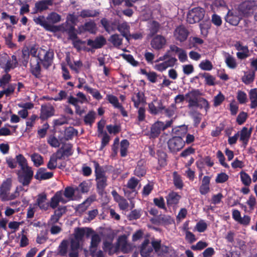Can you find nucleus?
I'll return each mask as SVG.
<instances>
[{
    "mask_svg": "<svg viewBox=\"0 0 257 257\" xmlns=\"http://www.w3.org/2000/svg\"><path fill=\"white\" fill-rule=\"evenodd\" d=\"M12 186L11 179H7L4 181L0 187V199L2 201H9L15 199L19 196V190L21 187H17L15 191L10 193Z\"/></svg>",
    "mask_w": 257,
    "mask_h": 257,
    "instance_id": "f257e3e1",
    "label": "nucleus"
},
{
    "mask_svg": "<svg viewBox=\"0 0 257 257\" xmlns=\"http://www.w3.org/2000/svg\"><path fill=\"white\" fill-rule=\"evenodd\" d=\"M94 164L97 192L100 195H102L104 189L107 185V177L105 176V172L101 169L97 162H94Z\"/></svg>",
    "mask_w": 257,
    "mask_h": 257,
    "instance_id": "f03ea898",
    "label": "nucleus"
},
{
    "mask_svg": "<svg viewBox=\"0 0 257 257\" xmlns=\"http://www.w3.org/2000/svg\"><path fill=\"white\" fill-rule=\"evenodd\" d=\"M163 61V62L156 64L154 68L157 71L163 72L169 67H173L176 63L177 60L175 57L170 56L169 51H167L164 55L160 57L155 62Z\"/></svg>",
    "mask_w": 257,
    "mask_h": 257,
    "instance_id": "7ed1b4c3",
    "label": "nucleus"
},
{
    "mask_svg": "<svg viewBox=\"0 0 257 257\" xmlns=\"http://www.w3.org/2000/svg\"><path fill=\"white\" fill-rule=\"evenodd\" d=\"M54 58V52L52 50L40 49L38 53V58L41 64L45 68H48L52 63Z\"/></svg>",
    "mask_w": 257,
    "mask_h": 257,
    "instance_id": "20e7f679",
    "label": "nucleus"
},
{
    "mask_svg": "<svg viewBox=\"0 0 257 257\" xmlns=\"http://www.w3.org/2000/svg\"><path fill=\"white\" fill-rule=\"evenodd\" d=\"M173 122L172 120L166 121L165 122L161 121H157L152 126L151 129V137L156 138L159 136L162 131L171 126Z\"/></svg>",
    "mask_w": 257,
    "mask_h": 257,
    "instance_id": "39448f33",
    "label": "nucleus"
},
{
    "mask_svg": "<svg viewBox=\"0 0 257 257\" xmlns=\"http://www.w3.org/2000/svg\"><path fill=\"white\" fill-rule=\"evenodd\" d=\"M204 10L200 7L195 8L190 10L187 17V21L190 24L199 22L204 16Z\"/></svg>",
    "mask_w": 257,
    "mask_h": 257,
    "instance_id": "423d86ee",
    "label": "nucleus"
},
{
    "mask_svg": "<svg viewBox=\"0 0 257 257\" xmlns=\"http://www.w3.org/2000/svg\"><path fill=\"white\" fill-rule=\"evenodd\" d=\"M34 175L32 168L25 170H20L18 172L19 181L23 186H28L30 183Z\"/></svg>",
    "mask_w": 257,
    "mask_h": 257,
    "instance_id": "0eeeda50",
    "label": "nucleus"
},
{
    "mask_svg": "<svg viewBox=\"0 0 257 257\" xmlns=\"http://www.w3.org/2000/svg\"><path fill=\"white\" fill-rule=\"evenodd\" d=\"M201 94L200 91L197 89H194L187 92L185 94V98L186 101L188 102V107L189 108L195 107Z\"/></svg>",
    "mask_w": 257,
    "mask_h": 257,
    "instance_id": "6e6552de",
    "label": "nucleus"
},
{
    "mask_svg": "<svg viewBox=\"0 0 257 257\" xmlns=\"http://www.w3.org/2000/svg\"><path fill=\"white\" fill-rule=\"evenodd\" d=\"M185 142L181 137H175L170 139L168 142L169 150L172 152H177L182 149Z\"/></svg>",
    "mask_w": 257,
    "mask_h": 257,
    "instance_id": "1a4fd4ad",
    "label": "nucleus"
},
{
    "mask_svg": "<svg viewBox=\"0 0 257 257\" xmlns=\"http://www.w3.org/2000/svg\"><path fill=\"white\" fill-rule=\"evenodd\" d=\"M242 16L237 9L228 11L226 17L225 21L232 25L236 26L238 24Z\"/></svg>",
    "mask_w": 257,
    "mask_h": 257,
    "instance_id": "9d476101",
    "label": "nucleus"
},
{
    "mask_svg": "<svg viewBox=\"0 0 257 257\" xmlns=\"http://www.w3.org/2000/svg\"><path fill=\"white\" fill-rule=\"evenodd\" d=\"M117 250L120 249L123 253H127L131 250L132 247L127 240V236L125 235L120 236L116 244Z\"/></svg>",
    "mask_w": 257,
    "mask_h": 257,
    "instance_id": "9b49d317",
    "label": "nucleus"
},
{
    "mask_svg": "<svg viewBox=\"0 0 257 257\" xmlns=\"http://www.w3.org/2000/svg\"><path fill=\"white\" fill-rule=\"evenodd\" d=\"M149 111L152 114H157L163 111V109L165 108L161 100L154 99L153 100L148 104Z\"/></svg>",
    "mask_w": 257,
    "mask_h": 257,
    "instance_id": "f8f14e48",
    "label": "nucleus"
},
{
    "mask_svg": "<svg viewBox=\"0 0 257 257\" xmlns=\"http://www.w3.org/2000/svg\"><path fill=\"white\" fill-rule=\"evenodd\" d=\"M166 44L165 38L160 35L155 36L151 41L152 48L156 50H159L163 49Z\"/></svg>",
    "mask_w": 257,
    "mask_h": 257,
    "instance_id": "ddd939ff",
    "label": "nucleus"
},
{
    "mask_svg": "<svg viewBox=\"0 0 257 257\" xmlns=\"http://www.w3.org/2000/svg\"><path fill=\"white\" fill-rule=\"evenodd\" d=\"M55 109L50 104L42 105L41 107L40 118L42 120H46L54 115Z\"/></svg>",
    "mask_w": 257,
    "mask_h": 257,
    "instance_id": "4468645a",
    "label": "nucleus"
},
{
    "mask_svg": "<svg viewBox=\"0 0 257 257\" xmlns=\"http://www.w3.org/2000/svg\"><path fill=\"white\" fill-rule=\"evenodd\" d=\"M188 34V31L182 25L177 27L174 32V36L175 39L181 42L186 40Z\"/></svg>",
    "mask_w": 257,
    "mask_h": 257,
    "instance_id": "2eb2a0df",
    "label": "nucleus"
},
{
    "mask_svg": "<svg viewBox=\"0 0 257 257\" xmlns=\"http://www.w3.org/2000/svg\"><path fill=\"white\" fill-rule=\"evenodd\" d=\"M254 4L253 2L245 1L237 9L242 16H246L252 13Z\"/></svg>",
    "mask_w": 257,
    "mask_h": 257,
    "instance_id": "dca6fc26",
    "label": "nucleus"
},
{
    "mask_svg": "<svg viewBox=\"0 0 257 257\" xmlns=\"http://www.w3.org/2000/svg\"><path fill=\"white\" fill-rule=\"evenodd\" d=\"M234 47L238 51L236 56L239 59H244L249 56V50L246 46H243L240 42H236Z\"/></svg>",
    "mask_w": 257,
    "mask_h": 257,
    "instance_id": "f3484780",
    "label": "nucleus"
},
{
    "mask_svg": "<svg viewBox=\"0 0 257 257\" xmlns=\"http://www.w3.org/2000/svg\"><path fill=\"white\" fill-rule=\"evenodd\" d=\"M97 30L96 24L93 21H89L86 22L84 24L80 26L78 28V33L81 34L85 32H89L91 34H95Z\"/></svg>",
    "mask_w": 257,
    "mask_h": 257,
    "instance_id": "a211bd4d",
    "label": "nucleus"
},
{
    "mask_svg": "<svg viewBox=\"0 0 257 257\" xmlns=\"http://www.w3.org/2000/svg\"><path fill=\"white\" fill-rule=\"evenodd\" d=\"M60 202L62 203L67 202V200L63 197V191H58L55 194L51 199L49 205L51 208L55 209L58 206Z\"/></svg>",
    "mask_w": 257,
    "mask_h": 257,
    "instance_id": "6ab92c4d",
    "label": "nucleus"
},
{
    "mask_svg": "<svg viewBox=\"0 0 257 257\" xmlns=\"http://www.w3.org/2000/svg\"><path fill=\"white\" fill-rule=\"evenodd\" d=\"M166 198L168 206L175 208L181 199V196L173 191L169 193Z\"/></svg>",
    "mask_w": 257,
    "mask_h": 257,
    "instance_id": "aec40b11",
    "label": "nucleus"
},
{
    "mask_svg": "<svg viewBox=\"0 0 257 257\" xmlns=\"http://www.w3.org/2000/svg\"><path fill=\"white\" fill-rule=\"evenodd\" d=\"M37 207L44 211H46L49 208V203L47 199V195L45 193L40 194L38 195L36 203Z\"/></svg>",
    "mask_w": 257,
    "mask_h": 257,
    "instance_id": "412c9836",
    "label": "nucleus"
},
{
    "mask_svg": "<svg viewBox=\"0 0 257 257\" xmlns=\"http://www.w3.org/2000/svg\"><path fill=\"white\" fill-rule=\"evenodd\" d=\"M113 237L111 235L108 236L103 242V249L109 254L114 253L117 251V247L112 244Z\"/></svg>",
    "mask_w": 257,
    "mask_h": 257,
    "instance_id": "4be33fe9",
    "label": "nucleus"
},
{
    "mask_svg": "<svg viewBox=\"0 0 257 257\" xmlns=\"http://www.w3.org/2000/svg\"><path fill=\"white\" fill-rule=\"evenodd\" d=\"M130 27L126 22L119 24L117 26V30L127 41H129L130 39L131 34L130 33Z\"/></svg>",
    "mask_w": 257,
    "mask_h": 257,
    "instance_id": "5701e85b",
    "label": "nucleus"
},
{
    "mask_svg": "<svg viewBox=\"0 0 257 257\" xmlns=\"http://www.w3.org/2000/svg\"><path fill=\"white\" fill-rule=\"evenodd\" d=\"M33 21L36 24L41 26L47 30L51 31H53V27H52L48 23L47 20L45 19L44 16H40L38 17H34L33 19Z\"/></svg>",
    "mask_w": 257,
    "mask_h": 257,
    "instance_id": "b1692460",
    "label": "nucleus"
},
{
    "mask_svg": "<svg viewBox=\"0 0 257 257\" xmlns=\"http://www.w3.org/2000/svg\"><path fill=\"white\" fill-rule=\"evenodd\" d=\"M152 242L150 243L148 239H146L142 244L141 249V254L144 257H148L153 250Z\"/></svg>",
    "mask_w": 257,
    "mask_h": 257,
    "instance_id": "393cba45",
    "label": "nucleus"
},
{
    "mask_svg": "<svg viewBox=\"0 0 257 257\" xmlns=\"http://www.w3.org/2000/svg\"><path fill=\"white\" fill-rule=\"evenodd\" d=\"M152 245L155 251L159 255H163L168 252L169 248L166 245H161V241L160 240H153L152 241Z\"/></svg>",
    "mask_w": 257,
    "mask_h": 257,
    "instance_id": "a878e982",
    "label": "nucleus"
},
{
    "mask_svg": "<svg viewBox=\"0 0 257 257\" xmlns=\"http://www.w3.org/2000/svg\"><path fill=\"white\" fill-rule=\"evenodd\" d=\"M132 100L134 102L135 107L137 108H138L141 104L146 102L144 94L141 92L135 93L132 96Z\"/></svg>",
    "mask_w": 257,
    "mask_h": 257,
    "instance_id": "bb28decb",
    "label": "nucleus"
},
{
    "mask_svg": "<svg viewBox=\"0 0 257 257\" xmlns=\"http://www.w3.org/2000/svg\"><path fill=\"white\" fill-rule=\"evenodd\" d=\"M53 173L52 172H47L46 169L40 168L37 171L35 177L37 180H46L52 177Z\"/></svg>",
    "mask_w": 257,
    "mask_h": 257,
    "instance_id": "cd10ccee",
    "label": "nucleus"
},
{
    "mask_svg": "<svg viewBox=\"0 0 257 257\" xmlns=\"http://www.w3.org/2000/svg\"><path fill=\"white\" fill-rule=\"evenodd\" d=\"M101 241V237L98 234L95 233L91 236L90 251L93 253L96 251V248Z\"/></svg>",
    "mask_w": 257,
    "mask_h": 257,
    "instance_id": "c85d7f7f",
    "label": "nucleus"
},
{
    "mask_svg": "<svg viewBox=\"0 0 257 257\" xmlns=\"http://www.w3.org/2000/svg\"><path fill=\"white\" fill-rule=\"evenodd\" d=\"M52 5L51 0H43L37 2L35 5V8L37 11L42 12L48 9L49 6Z\"/></svg>",
    "mask_w": 257,
    "mask_h": 257,
    "instance_id": "c756f323",
    "label": "nucleus"
},
{
    "mask_svg": "<svg viewBox=\"0 0 257 257\" xmlns=\"http://www.w3.org/2000/svg\"><path fill=\"white\" fill-rule=\"evenodd\" d=\"M105 43V39L102 37L97 38L95 40H88L87 41V45L94 48H101Z\"/></svg>",
    "mask_w": 257,
    "mask_h": 257,
    "instance_id": "7c9ffc66",
    "label": "nucleus"
},
{
    "mask_svg": "<svg viewBox=\"0 0 257 257\" xmlns=\"http://www.w3.org/2000/svg\"><path fill=\"white\" fill-rule=\"evenodd\" d=\"M250 101V107L255 108L257 107V89L253 88L250 90L248 93Z\"/></svg>",
    "mask_w": 257,
    "mask_h": 257,
    "instance_id": "2f4dec72",
    "label": "nucleus"
},
{
    "mask_svg": "<svg viewBox=\"0 0 257 257\" xmlns=\"http://www.w3.org/2000/svg\"><path fill=\"white\" fill-rule=\"evenodd\" d=\"M79 16L82 18L95 17L99 15V12L94 10L83 9L79 13Z\"/></svg>",
    "mask_w": 257,
    "mask_h": 257,
    "instance_id": "473e14b6",
    "label": "nucleus"
},
{
    "mask_svg": "<svg viewBox=\"0 0 257 257\" xmlns=\"http://www.w3.org/2000/svg\"><path fill=\"white\" fill-rule=\"evenodd\" d=\"M251 135V131H248L247 128L244 127L240 133V140L246 146Z\"/></svg>",
    "mask_w": 257,
    "mask_h": 257,
    "instance_id": "72a5a7b5",
    "label": "nucleus"
},
{
    "mask_svg": "<svg viewBox=\"0 0 257 257\" xmlns=\"http://www.w3.org/2000/svg\"><path fill=\"white\" fill-rule=\"evenodd\" d=\"M255 74L254 72H245L244 75L242 77L241 80L242 82L246 84L251 83L254 80Z\"/></svg>",
    "mask_w": 257,
    "mask_h": 257,
    "instance_id": "f704fd0d",
    "label": "nucleus"
},
{
    "mask_svg": "<svg viewBox=\"0 0 257 257\" xmlns=\"http://www.w3.org/2000/svg\"><path fill=\"white\" fill-rule=\"evenodd\" d=\"M16 158L17 160V163L21 168L20 170H25L26 169L31 168L28 166L26 159L22 155L19 154L16 156Z\"/></svg>",
    "mask_w": 257,
    "mask_h": 257,
    "instance_id": "c9c22d12",
    "label": "nucleus"
},
{
    "mask_svg": "<svg viewBox=\"0 0 257 257\" xmlns=\"http://www.w3.org/2000/svg\"><path fill=\"white\" fill-rule=\"evenodd\" d=\"M84 89L90 93L93 97L95 99L99 100L102 98V96L101 95L99 91L96 89L90 88L85 85L84 86Z\"/></svg>",
    "mask_w": 257,
    "mask_h": 257,
    "instance_id": "e433bc0d",
    "label": "nucleus"
},
{
    "mask_svg": "<svg viewBox=\"0 0 257 257\" xmlns=\"http://www.w3.org/2000/svg\"><path fill=\"white\" fill-rule=\"evenodd\" d=\"M6 65L4 69L6 71H9L11 69H13L16 67L18 62L16 56L13 55L11 58H9L8 63Z\"/></svg>",
    "mask_w": 257,
    "mask_h": 257,
    "instance_id": "4c0bfd02",
    "label": "nucleus"
},
{
    "mask_svg": "<svg viewBox=\"0 0 257 257\" xmlns=\"http://www.w3.org/2000/svg\"><path fill=\"white\" fill-rule=\"evenodd\" d=\"M32 161L35 166L38 167L43 164V157L38 153H34L31 156Z\"/></svg>",
    "mask_w": 257,
    "mask_h": 257,
    "instance_id": "58836bf2",
    "label": "nucleus"
},
{
    "mask_svg": "<svg viewBox=\"0 0 257 257\" xmlns=\"http://www.w3.org/2000/svg\"><path fill=\"white\" fill-rule=\"evenodd\" d=\"M46 19L50 25L54 24L61 21V16L58 14L53 12L48 15Z\"/></svg>",
    "mask_w": 257,
    "mask_h": 257,
    "instance_id": "ea45409f",
    "label": "nucleus"
},
{
    "mask_svg": "<svg viewBox=\"0 0 257 257\" xmlns=\"http://www.w3.org/2000/svg\"><path fill=\"white\" fill-rule=\"evenodd\" d=\"M225 62L227 66L230 69H235L237 65L235 59L229 54L225 56Z\"/></svg>",
    "mask_w": 257,
    "mask_h": 257,
    "instance_id": "a19ab883",
    "label": "nucleus"
},
{
    "mask_svg": "<svg viewBox=\"0 0 257 257\" xmlns=\"http://www.w3.org/2000/svg\"><path fill=\"white\" fill-rule=\"evenodd\" d=\"M108 41L115 47H118L122 44V38L118 34H114L110 36Z\"/></svg>",
    "mask_w": 257,
    "mask_h": 257,
    "instance_id": "79ce46f5",
    "label": "nucleus"
},
{
    "mask_svg": "<svg viewBox=\"0 0 257 257\" xmlns=\"http://www.w3.org/2000/svg\"><path fill=\"white\" fill-rule=\"evenodd\" d=\"M96 113L94 111H90L84 116V121L85 124L91 125L94 122Z\"/></svg>",
    "mask_w": 257,
    "mask_h": 257,
    "instance_id": "37998d69",
    "label": "nucleus"
},
{
    "mask_svg": "<svg viewBox=\"0 0 257 257\" xmlns=\"http://www.w3.org/2000/svg\"><path fill=\"white\" fill-rule=\"evenodd\" d=\"M101 23L105 30L108 33H110L115 30V25L113 23H110L105 19L101 20Z\"/></svg>",
    "mask_w": 257,
    "mask_h": 257,
    "instance_id": "c03bdc74",
    "label": "nucleus"
},
{
    "mask_svg": "<svg viewBox=\"0 0 257 257\" xmlns=\"http://www.w3.org/2000/svg\"><path fill=\"white\" fill-rule=\"evenodd\" d=\"M77 190V189H74L71 187H67L65 189L64 191H63V197L64 196L65 198L68 200L72 199V197L75 192Z\"/></svg>",
    "mask_w": 257,
    "mask_h": 257,
    "instance_id": "a18cd8bd",
    "label": "nucleus"
},
{
    "mask_svg": "<svg viewBox=\"0 0 257 257\" xmlns=\"http://www.w3.org/2000/svg\"><path fill=\"white\" fill-rule=\"evenodd\" d=\"M195 107H199L201 109L204 108L206 112L208 111L210 107L208 101L202 97H199L197 104Z\"/></svg>",
    "mask_w": 257,
    "mask_h": 257,
    "instance_id": "49530a36",
    "label": "nucleus"
},
{
    "mask_svg": "<svg viewBox=\"0 0 257 257\" xmlns=\"http://www.w3.org/2000/svg\"><path fill=\"white\" fill-rule=\"evenodd\" d=\"M129 145V142L126 140H123L121 141L120 152L121 157H124L127 155V149Z\"/></svg>",
    "mask_w": 257,
    "mask_h": 257,
    "instance_id": "de8ad7c7",
    "label": "nucleus"
},
{
    "mask_svg": "<svg viewBox=\"0 0 257 257\" xmlns=\"http://www.w3.org/2000/svg\"><path fill=\"white\" fill-rule=\"evenodd\" d=\"M177 107L175 105V103L171 104L167 108H166L165 106V108L163 109V111L164 113L168 116L171 117L175 114V112L176 111Z\"/></svg>",
    "mask_w": 257,
    "mask_h": 257,
    "instance_id": "09e8293b",
    "label": "nucleus"
},
{
    "mask_svg": "<svg viewBox=\"0 0 257 257\" xmlns=\"http://www.w3.org/2000/svg\"><path fill=\"white\" fill-rule=\"evenodd\" d=\"M67 23L72 25L73 26L71 27V28L72 30L74 29V25H76V24L78 22V17L74 15V14H68L66 18V22Z\"/></svg>",
    "mask_w": 257,
    "mask_h": 257,
    "instance_id": "8fccbe9b",
    "label": "nucleus"
},
{
    "mask_svg": "<svg viewBox=\"0 0 257 257\" xmlns=\"http://www.w3.org/2000/svg\"><path fill=\"white\" fill-rule=\"evenodd\" d=\"M199 68L205 71H210L213 68L212 63L208 60L202 61L199 65Z\"/></svg>",
    "mask_w": 257,
    "mask_h": 257,
    "instance_id": "3c124183",
    "label": "nucleus"
},
{
    "mask_svg": "<svg viewBox=\"0 0 257 257\" xmlns=\"http://www.w3.org/2000/svg\"><path fill=\"white\" fill-rule=\"evenodd\" d=\"M106 99L115 108H117L118 107H120L121 104L115 96L111 94L107 95Z\"/></svg>",
    "mask_w": 257,
    "mask_h": 257,
    "instance_id": "603ef678",
    "label": "nucleus"
},
{
    "mask_svg": "<svg viewBox=\"0 0 257 257\" xmlns=\"http://www.w3.org/2000/svg\"><path fill=\"white\" fill-rule=\"evenodd\" d=\"M85 233V230L82 228H77L75 229L74 231V239L82 240L84 234Z\"/></svg>",
    "mask_w": 257,
    "mask_h": 257,
    "instance_id": "864d4df0",
    "label": "nucleus"
},
{
    "mask_svg": "<svg viewBox=\"0 0 257 257\" xmlns=\"http://www.w3.org/2000/svg\"><path fill=\"white\" fill-rule=\"evenodd\" d=\"M38 116L36 114L32 115L26 121V131H30L34 126Z\"/></svg>",
    "mask_w": 257,
    "mask_h": 257,
    "instance_id": "5fc2aeb1",
    "label": "nucleus"
},
{
    "mask_svg": "<svg viewBox=\"0 0 257 257\" xmlns=\"http://www.w3.org/2000/svg\"><path fill=\"white\" fill-rule=\"evenodd\" d=\"M92 202V200L90 199H86L82 203L79 205L77 208V211L79 212L82 213L84 212L88 206L90 205Z\"/></svg>",
    "mask_w": 257,
    "mask_h": 257,
    "instance_id": "6e6d98bb",
    "label": "nucleus"
},
{
    "mask_svg": "<svg viewBox=\"0 0 257 257\" xmlns=\"http://www.w3.org/2000/svg\"><path fill=\"white\" fill-rule=\"evenodd\" d=\"M210 23L209 21L202 22L200 24V29L201 34L206 36L208 33V30L210 28Z\"/></svg>",
    "mask_w": 257,
    "mask_h": 257,
    "instance_id": "4d7b16f0",
    "label": "nucleus"
},
{
    "mask_svg": "<svg viewBox=\"0 0 257 257\" xmlns=\"http://www.w3.org/2000/svg\"><path fill=\"white\" fill-rule=\"evenodd\" d=\"M68 245V241L64 240L62 241L59 246V252L61 255H65L67 252V247Z\"/></svg>",
    "mask_w": 257,
    "mask_h": 257,
    "instance_id": "13d9d810",
    "label": "nucleus"
},
{
    "mask_svg": "<svg viewBox=\"0 0 257 257\" xmlns=\"http://www.w3.org/2000/svg\"><path fill=\"white\" fill-rule=\"evenodd\" d=\"M67 63L71 69L75 71L76 73L79 72V68L82 66V63L80 61H74V64H72L69 62V60H67Z\"/></svg>",
    "mask_w": 257,
    "mask_h": 257,
    "instance_id": "bf43d9fd",
    "label": "nucleus"
},
{
    "mask_svg": "<svg viewBox=\"0 0 257 257\" xmlns=\"http://www.w3.org/2000/svg\"><path fill=\"white\" fill-rule=\"evenodd\" d=\"M173 176V181L175 186L179 189L182 188L183 187V182L180 176L178 175L176 172L174 173Z\"/></svg>",
    "mask_w": 257,
    "mask_h": 257,
    "instance_id": "052dcab7",
    "label": "nucleus"
},
{
    "mask_svg": "<svg viewBox=\"0 0 257 257\" xmlns=\"http://www.w3.org/2000/svg\"><path fill=\"white\" fill-rule=\"evenodd\" d=\"M225 97L222 93L219 92L216 95L213 99V105L214 106H218L220 105L221 103L224 100Z\"/></svg>",
    "mask_w": 257,
    "mask_h": 257,
    "instance_id": "680f3d73",
    "label": "nucleus"
},
{
    "mask_svg": "<svg viewBox=\"0 0 257 257\" xmlns=\"http://www.w3.org/2000/svg\"><path fill=\"white\" fill-rule=\"evenodd\" d=\"M31 72L36 77H38L40 74L41 68L39 62L33 64L31 63Z\"/></svg>",
    "mask_w": 257,
    "mask_h": 257,
    "instance_id": "e2e57ef3",
    "label": "nucleus"
},
{
    "mask_svg": "<svg viewBox=\"0 0 257 257\" xmlns=\"http://www.w3.org/2000/svg\"><path fill=\"white\" fill-rule=\"evenodd\" d=\"M240 179L242 183L246 186L249 185L251 183V178L250 176L246 173H240Z\"/></svg>",
    "mask_w": 257,
    "mask_h": 257,
    "instance_id": "0e129e2a",
    "label": "nucleus"
},
{
    "mask_svg": "<svg viewBox=\"0 0 257 257\" xmlns=\"http://www.w3.org/2000/svg\"><path fill=\"white\" fill-rule=\"evenodd\" d=\"M22 224V222L11 221L8 224V227L10 229H11V232L13 233L18 230L20 227V226Z\"/></svg>",
    "mask_w": 257,
    "mask_h": 257,
    "instance_id": "69168bd1",
    "label": "nucleus"
},
{
    "mask_svg": "<svg viewBox=\"0 0 257 257\" xmlns=\"http://www.w3.org/2000/svg\"><path fill=\"white\" fill-rule=\"evenodd\" d=\"M189 113L193 117L195 125H198L201 119L200 113L195 111H190Z\"/></svg>",
    "mask_w": 257,
    "mask_h": 257,
    "instance_id": "338daca9",
    "label": "nucleus"
},
{
    "mask_svg": "<svg viewBox=\"0 0 257 257\" xmlns=\"http://www.w3.org/2000/svg\"><path fill=\"white\" fill-rule=\"evenodd\" d=\"M207 225L203 220L199 221L196 225L195 228L199 232H204L207 228Z\"/></svg>",
    "mask_w": 257,
    "mask_h": 257,
    "instance_id": "774afa93",
    "label": "nucleus"
}]
</instances>
